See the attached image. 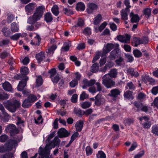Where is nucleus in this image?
I'll return each mask as SVG.
<instances>
[{
    "label": "nucleus",
    "mask_w": 158,
    "mask_h": 158,
    "mask_svg": "<svg viewBox=\"0 0 158 158\" xmlns=\"http://www.w3.org/2000/svg\"><path fill=\"white\" fill-rule=\"evenodd\" d=\"M85 9V6L83 3L80 2L78 3L77 5L76 9L78 11H83Z\"/></svg>",
    "instance_id": "nucleus-33"
},
{
    "label": "nucleus",
    "mask_w": 158,
    "mask_h": 158,
    "mask_svg": "<svg viewBox=\"0 0 158 158\" xmlns=\"http://www.w3.org/2000/svg\"><path fill=\"white\" fill-rule=\"evenodd\" d=\"M110 29L113 31H115L117 30V27L116 25L114 23H109Z\"/></svg>",
    "instance_id": "nucleus-63"
},
{
    "label": "nucleus",
    "mask_w": 158,
    "mask_h": 158,
    "mask_svg": "<svg viewBox=\"0 0 158 158\" xmlns=\"http://www.w3.org/2000/svg\"><path fill=\"white\" fill-rule=\"evenodd\" d=\"M120 93L121 91L119 89L115 88L111 90L107 95L112 101H115Z\"/></svg>",
    "instance_id": "nucleus-5"
},
{
    "label": "nucleus",
    "mask_w": 158,
    "mask_h": 158,
    "mask_svg": "<svg viewBox=\"0 0 158 158\" xmlns=\"http://www.w3.org/2000/svg\"><path fill=\"white\" fill-rule=\"evenodd\" d=\"M21 36V34L20 33H16L12 36H10V38L13 40H17Z\"/></svg>",
    "instance_id": "nucleus-49"
},
{
    "label": "nucleus",
    "mask_w": 158,
    "mask_h": 158,
    "mask_svg": "<svg viewBox=\"0 0 158 158\" xmlns=\"http://www.w3.org/2000/svg\"><path fill=\"white\" fill-rule=\"evenodd\" d=\"M125 56L127 59L128 62H131L134 60V58L131 55L127 54H125Z\"/></svg>",
    "instance_id": "nucleus-61"
},
{
    "label": "nucleus",
    "mask_w": 158,
    "mask_h": 158,
    "mask_svg": "<svg viewBox=\"0 0 158 158\" xmlns=\"http://www.w3.org/2000/svg\"><path fill=\"white\" fill-rule=\"evenodd\" d=\"M135 87L132 81H130L127 83L126 88L131 90H134Z\"/></svg>",
    "instance_id": "nucleus-39"
},
{
    "label": "nucleus",
    "mask_w": 158,
    "mask_h": 158,
    "mask_svg": "<svg viewBox=\"0 0 158 158\" xmlns=\"http://www.w3.org/2000/svg\"><path fill=\"white\" fill-rule=\"evenodd\" d=\"M130 16L131 18V21L132 23H137L139 22L140 19L137 14L135 15L133 12H131L130 14Z\"/></svg>",
    "instance_id": "nucleus-17"
},
{
    "label": "nucleus",
    "mask_w": 158,
    "mask_h": 158,
    "mask_svg": "<svg viewBox=\"0 0 158 158\" xmlns=\"http://www.w3.org/2000/svg\"><path fill=\"white\" fill-rule=\"evenodd\" d=\"M83 32L85 35H90L91 34V30L90 28L89 27H86L84 29L83 31Z\"/></svg>",
    "instance_id": "nucleus-60"
},
{
    "label": "nucleus",
    "mask_w": 158,
    "mask_h": 158,
    "mask_svg": "<svg viewBox=\"0 0 158 158\" xmlns=\"http://www.w3.org/2000/svg\"><path fill=\"white\" fill-rule=\"evenodd\" d=\"M63 10L64 11V13L68 15H69L73 14V12L72 10L70 9H69L67 8H64Z\"/></svg>",
    "instance_id": "nucleus-56"
},
{
    "label": "nucleus",
    "mask_w": 158,
    "mask_h": 158,
    "mask_svg": "<svg viewBox=\"0 0 158 158\" xmlns=\"http://www.w3.org/2000/svg\"><path fill=\"white\" fill-rule=\"evenodd\" d=\"M117 51L118 50L115 49L111 51L110 53V55L108 56L109 58L111 60H114L118 56V53Z\"/></svg>",
    "instance_id": "nucleus-27"
},
{
    "label": "nucleus",
    "mask_w": 158,
    "mask_h": 158,
    "mask_svg": "<svg viewBox=\"0 0 158 158\" xmlns=\"http://www.w3.org/2000/svg\"><path fill=\"white\" fill-rule=\"evenodd\" d=\"M101 52H97L96 53L95 56L94 57L92 62L93 63H94L97 61L100 58Z\"/></svg>",
    "instance_id": "nucleus-51"
},
{
    "label": "nucleus",
    "mask_w": 158,
    "mask_h": 158,
    "mask_svg": "<svg viewBox=\"0 0 158 158\" xmlns=\"http://www.w3.org/2000/svg\"><path fill=\"white\" fill-rule=\"evenodd\" d=\"M127 72L128 73L131 75L132 77H136L139 76V74L137 71H135L134 69L132 68H130L127 69Z\"/></svg>",
    "instance_id": "nucleus-21"
},
{
    "label": "nucleus",
    "mask_w": 158,
    "mask_h": 158,
    "mask_svg": "<svg viewBox=\"0 0 158 158\" xmlns=\"http://www.w3.org/2000/svg\"><path fill=\"white\" fill-rule=\"evenodd\" d=\"M13 157V154L10 152L6 153L2 155V158H12Z\"/></svg>",
    "instance_id": "nucleus-57"
},
{
    "label": "nucleus",
    "mask_w": 158,
    "mask_h": 158,
    "mask_svg": "<svg viewBox=\"0 0 158 158\" xmlns=\"http://www.w3.org/2000/svg\"><path fill=\"white\" fill-rule=\"evenodd\" d=\"M83 82L84 85L82 86V88L84 89L87 87L92 86L94 85L95 83L96 80L94 79H91L89 81L85 79L83 80Z\"/></svg>",
    "instance_id": "nucleus-14"
},
{
    "label": "nucleus",
    "mask_w": 158,
    "mask_h": 158,
    "mask_svg": "<svg viewBox=\"0 0 158 158\" xmlns=\"http://www.w3.org/2000/svg\"><path fill=\"white\" fill-rule=\"evenodd\" d=\"M88 95L86 94L85 92H83L80 95V99L81 100H84L85 99L88 98Z\"/></svg>",
    "instance_id": "nucleus-55"
},
{
    "label": "nucleus",
    "mask_w": 158,
    "mask_h": 158,
    "mask_svg": "<svg viewBox=\"0 0 158 158\" xmlns=\"http://www.w3.org/2000/svg\"><path fill=\"white\" fill-rule=\"evenodd\" d=\"M152 132L156 135H158V126L155 125L152 127Z\"/></svg>",
    "instance_id": "nucleus-42"
},
{
    "label": "nucleus",
    "mask_w": 158,
    "mask_h": 158,
    "mask_svg": "<svg viewBox=\"0 0 158 158\" xmlns=\"http://www.w3.org/2000/svg\"><path fill=\"white\" fill-rule=\"evenodd\" d=\"M133 53L134 56L137 58L141 57L142 54L141 52L138 49H135L133 51Z\"/></svg>",
    "instance_id": "nucleus-40"
},
{
    "label": "nucleus",
    "mask_w": 158,
    "mask_h": 158,
    "mask_svg": "<svg viewBox=\"0 0 158 158\" xmlns=\"http://www.w3.org/2000/svg\"><path fill=\"white\" fill-rule=\"evenodd\" d=\"M79 136V134L77 132L74 133L71 137L70 142H73L75 139Z\"/></svg>",
    "instance_id": "nucleus-50"
},
{
    "label": "nucleus",
    "mask_w": 158,
    "mask_h": 158,
    "mask_svg": "<svg viewBox=\"0 0 158 158\" xmlns=\"http://www.w3.org/2000/svg\"><path fill=\"white\" fill-rule=\"evenodd\" d=\"M32 105V104L27 99L24 100L22 106L24 108H28Z\"/></svg>",
    "instance_id": "nucleus-31"
},
{
    "label": "nucleus",
    "mask_w": 158,
    "mask_h": 158,
    "mask_svg": "<svg viewBox=\"0 0 158 158\" xmlns=\"http://www.w3.org/2000/svg\"><path fill=\"white\" fill-rule=\"evenodd\" d=\"M2 31L4 36L7 37H9L12 34L10 29L6 27H4L2 29Z\"/></svg>",
    "instance_id": "nucleus-25"
},
{
    "label": "nucleus",
    "mask_w": 158,
    "mask_h": 158,
    "mask_svg": "<svg viewBox=\"0 0 158 158\" xmlns=\"http://www.w3.org/2000/svg\"><path fill=\"white\" fill-rule=\"evenodd\" d=\"M97 158H106L105 154L102 151H99L97 154Z\"/></svg>",
    "instance_id": "nucleus-45"
},
{
    "label": "nucleus",
    "mask_w": 158,
    "mask_h": 158,
    "mask_svg": "<svg viewBox=\"0 0 158 158\" xmlns=\"http://www.w3.org/2000/svg\"><path fill=\"white\" fill-rule=\"evenodd\" d=\"M132 92L129 90L125 92L124 94V97L126 98H131L132 96Z\"/></svg>",
    "instance_id": "nucleus-46"
},
{
    "label": "nucleus",
    "mask_w": 158,
    "mask_h": 158,
    "mask_svg": "<svg viewBox=\"0 0 158 158\" xmlns=\"http://www.w3.org/2000/svg\"><path fill=\"white\" fill-rule=\"evenodd\" d=\"M124 59L122 57H120L119 59L115 60V62L117 65L118 66H120L121 65L122 62L123 61Z\"/></svg>",
    "instance_id": "nucleus-64"
},
{
    "label": "nucleus",
    "mask_w": 158,
    "mask_h": 158,
    "mask_svg": "<svg viewBox=\"0 0 158 158\" xmlns=\"http://www.w3.org/2000/svg\"><path fill=\"white\" fill-rule=\"evenodd\" d=\"M84 24V22L82 19H78V22L76 25H75V27H81L83 26Z\"/></svg>",
    "instance_id": "nucleus-59"
},
{
    "label": "nucleus",
    "mask_w": 158,
    "mask_h": 158,
    "mask_svg": "<svg viewBox=\"0 0 158 158\" xmlns=\"http://www.w3.org/2000/svg\"><path fill=\"white\" fill-rule=\"evenodd\" d=\"M98 7V5L95 3H89L87 7V12L89 14H91L93 13L94 10H97Z\"/></svg>",
    "instance_id": "nucleus-11"
},
{
    "label": "nucleus",
    "mask_w": 158,
    "mask_h": 158,
    "mask_svg": "<svg viewBox=\"0 0 158 158\" xmlns=\"http://www.w3.org/2000/svg\"><path fill=\"white\" fill-rule=\"evenodd\" d=\"M17 145V141L14 139H10L4 145L6 152L11 151L14 146H15Z\"/></svg>",
    "instance_id": "nucleus-7"
},
{
    "label": "nucleus",
    "mask_w": 158,
    "mask_h": 158,
    "mask_svg": "<svg viewBox=\"0 0 158 158\" xmlns=\"http://www.w3.org/2000/svg\"><path fill=\"white\" fill-rule=\"evenodd\" d=\"M151 9L150 8H147L144 10V14L145 17L148 18L151 15Z\"/></svg>",
    "instance_id": "nucleus-43"
},
{
    "label": "nucleus",
    "mask_w": 158,
    "mask_h": 158,
    "mask_svg": "<svg viewBox=\"0 0 158 158\" xmlns=\"http://www.w3.org/2000/svg\"><path fill=\"white\" fill-rule=\"evenodd\" d=\"M34 3H30L25 6V10L27 15H31L32 12L34 8Z\"/></svg>",
    "instance_id": "nucleus-15"
},
{
    "label": "nucleus",
    "mask_w": 158,
    "mask_h": 158,
    "mask_svg": "<svg viewBox=\"0 0 158 158\" xmlns=\"http://www.w3.org/2000/svg\"><path fill=\"white\" fill-rule=\"evenodd\" d=\"M9 98L8 95L5 93L0 94V100L7 99Z\"/></svg>",
    "instance_id": "nucleus-48"
},
{
    "label": "nucleus",
    "mask_w": 158,
    "mask_h": 158,
    "mask_svg": "<svg viewBox=\"0 0 158 158\" xmlns=\"http://www.w3.org/2000/svg\"><path fill=\"white\" fill-rule=\"evenodd\" d=\"M133 104L137 108V111H139L140 110L143 104L139 102L135 101Z\"/></svg>",
    "instance_id": "nucleus-34"
},
{
    "label": "nucleus",
    "mask_w": 158,
    "mask_h": 158,
    "mask_svg": "<svg viewBox=\"0 0 158 158\" xmlns=\"http://www.w3.org/2000/svg\"><path fill=\"white\" fill-rule=\"evenodd\" d=\"M3 89L5 90L10 91L12 89L10 84L7 81H6L2 84V85Z\"/></svg>",
    "instance_id": "nucleus-24"
},
{
    "label": "nucleus",
    "mask_w": 158,
    "mask_h": 158,
    "mask_svg": "<svg viewBox=\"0 0 158 158\" xmlns=\"http://www.w3.org/2000/svg\"><path fill=\"white\" fill-rule=\"evenodd\" d=\"M57 46L56 44H53L52 45L51 47L48 49V51L47 52V53L48 55L52 54L54 52V51L56 48Z\"/></svg>",
    "instance_id": "nucleus-37"
},
{
    "label": "nucleus",
    "mask_w": 158,
    "mask_h": 158,
    "mask_svg": "<svg viewBox=\"0 0 158 158\" xmlns=\"http://www.w3.org/2000/svg\"><path fill=\"white\" fill-rule=\"evenodd\" d=\"M99 69V64L97 63H95L91 67V71L93 73L97 72Z\"/></svg>",
    "instance_id": "nucleus-28"
},
{
    "label": "nucleus",
    "mask_w": 158,
    "mask_h": 158,
    "mask_svg": "<svg viewBox=\"0 0 158 158\" xmlns=\"http://www.w3.org/2000/svg\"><path fill=\"white\" fill-rule=\"evenodd\" d=\"M51 11L53 14L55 16H57L59 13V8L56 5H54L51 9Z\"/></svg>",
    "instance_id": "nucleus-32"
},
{
    "label": "nucleus",
    "mask_w": 158,
    "mask_h": 158,
    "mask_svg": "<svg viewBox=\"0 0 158 158\" xmlns=\"http://www.w3.org/2000/svg\"><path fill=\"white\" fill-rule=\"evenodd\" d=\"M71 46V43L69 42L64 43V46L61 48L62 51H67L69 50V47Z\"/></svg>",
    "instance_id": "nucleus-35"
},
{
    "label": "nucleus",
    "mask_w": 158,
    "mask_h": 158,
    "mask_svg": "<svg viewBox=\"0 0 158 158\" xmlns=\"http://www.w3.org/2000/svg\"><path fill=\"white\" fill-rule=\"evenodd\" d=\"M143 43V42H141V39L137 37L134 38L132 42V45L135 47Z\"/></svg>",
    "instance_id": "nucleus-23"
},
{
    "label": "nucleus",
    "mask_w": 158,
    "mask_h": 158,
    "mask_svg": "<svg viewBox=\"0 0 158 158\" xmlns=\"http://www.w3.org/2000/svg\"><path fill=\"white\" fill-rule=\"evenodd\" d=\"M57 134L59 137L61 138L67 137L70 135V133L64 128L60 129L58 131Z\"/></svg>",
    "instance_id": "nucleus-12"
},
{
    "label": "nucleus",
    "mask_w": 158,
    "mask_h": 158,
    "mask_svg": "<svg viewBox=\"0 0 158 158\" xmlns=\"http://www.w3.org/2000/svg\"><path fill=\"white\" fill-rule=\"evenodd\" d=\"M109 75V77L111 78H116L117 77V70L116 69H111L109 73H107Z\"/></svg>",
    "instance_id": "nucleus-29"
},
{
    "label": "nucleus",
    "mask_w": 158,
    "mask_h": 158,
    "mask_svg": "<svg viewBox=\"0 0 158 158\" xmlns=\"http://www.w3.org/2000/svg\"><path fill=\"white\" fill-rule=\"evenodd\" d=\"M6 130L10 133L11 135H14L18 134L19 130L15 125L13 124H10L7 126L5 129Z\"/></svg>",
    "instance_id": "nucleus-6"
},
{
    "label": "nucleus",
    "mask_w": 158,
    "mask_h": 158,
    "mask_svg": "<svg viewBox=\"0 0 158 158\" xmlns=\"http://www.w3.org/2000/svg\"><path fill=\"white\" fill-rule=\"evenodd\" d=\"M4 105L5 107L10 111L15 112L17 108L19 106L20 104L19 101L15 100L12 102L8 101Z\"/></svg>",
    "instance_id": "nucleus-2"
},
{
    "label": "nucleus",
    "mask_w": 158,
    "mask_h": 158,
    "mask_svg": "<svg viewBox=\"0 0 158 158\" xmlns=\"http://www.w3.org/2000/svg\"><path fill=\"white\" fill-rule=\"evenodd\" d=\"M10 29L13 32H18L19 30V26L18 24L15 22L12 23L10 25Z\"/></svg>",
    "instance_id": "nucleus-20"
},
{
    "label": "nucleus",
    "mask_w": 158,
    "mask_h": 158,
    "mask_svg": "<svg viewBox=\"0 0 158 158\" xmlns=\"http://www.w3.org/2000/svg\"><path fill=\"white\" fill-rule=\"evenodd\" d=\"M102 19L101 15L100 14H98L94 18V24L96 25L98 24L101 22Z\"/></svg>",
    "instance_id": "nucleus-30"
},
{
    "label": "nucleus",
    "mask_w": 158,
    "mask_h": 158,
    "mask_svg": "<svg viewBox=\"0 0 158 158\" xmlns=\"http://www.w3.org/2000/svg\"><path fill=\"white\" fill-rule=\"evenodd\" d=\"M36 85L38 86H40L42 85L43 83V80L41 76L38 77L36 79Z\"/></svg>",
    "instance_id": "nucleus-44"
},
{
    "label": "nucleus",
    "mask_w": 158,
    "mask_h": 158,
    "mask_svg": "<svg viewBox=\"0 0 158 158\" xmlns=\"http://www.w3.org/2000/svg\"><path fill=\"white\" fill-rule=\"evenodd\" d=\"M139 119L140 124L144 128L148 129L150 127L152 124L151 122L149 121L148 116H146L139 117Z\"/></svg>",
    "instance_id": "nucleus-4"
},
{
    "label": "nucleus",
    "mask_w": 158,
    "mask_h": 158,
    "mask_svg": "<svg viewBox=\"0 0 158 158\" xmlns=\"http://www.w3.org/2000/svg\"><path fill=\"white\" fill-rule=\"evenodd\" d=\"M35 58L38 62L40 63L45 59V54L44 52H41L36 55Z\"/></svg>",
    "instance_id": "nucleus-18"
},
{
    "label": "nucleus",
    "mask_w": 158,
    "mask_h": 158,
    "mask_svg": "<svg viewBox=\"0 0 158 158\" xmlns=\"http://www.w3.org/2000/svg\"><path fill=\"white\" fill-rule=\"evenodd\" d=\"M32 104L37 100V97L33 94L29 95L27 98Z\"/></svg>",
    "instance_id": "nucleus-38"
},
{
    "label": "nucleus",
    "mask_w": 158,
    "mask_h": 158,
    "mask_svg": "<svg viewBox=\"0 0 158 158\" xmlns=\"http://www.w3.org/2000/svg\"><path fill=\"white\" fill-rule=\"evenodd\" d=\"M75 113L78 116L81 117L84 114V111L81 110H76L74 111Z\"/></svg>",
    "instance_id": "nucleus-52"
},
{
    "label": "nucleus",
    "mask_w": 158,
    "mask_h": 158,
    "mask_svg": "<svg viewBox=\"0 0 158 158\" xmlns=\"http://www.w3.org/2000/svg\"><path fill=\"white\" fill-rule=\"evenodd\" d=\"M20 71L22 74L26 75L29 73V69L26 67H24L21 69Z\"/></svg>",
    "instance_id": "nucleus-47"
},
{
    "label": "nucleus",
    "mask_w": 158,
    "mask_h": 158,
    "mask_svg": "<svg viewBox=\"0 0 158 158\" xmlns=\"http://www.w3.org/2000/svg\"><path fill=\"white\" fill-rule=\"evenodd\" d=\"M48 73L50 74V78H52L56 74V71L55 69H52L49 71Z\"/></svg>",
    "instance_id": "nucleus-62"
},
{
    "label": "nucleus",
    "mask_w": 158,
    "mask_h": 158,
    "mask_svg": "<svg viewBox=\"0 0 158 158\" xmlns=\"http://www.w3.org/2000/svg\"><path fill=\"white\" fill-rule=\"evenodd\" d=\"M60 139L58 137H55L50 144H47L46 145H49L51 147V145H53V148H54L55 146H58L60 144Z\"/></svg>",
    "instance_id": "nucleus-19"
},
{
    "label": "nucleus",
    "mask_w": 158,
    "mask_h": 158,
    "mask_svg": "<svg viewBox=\"0 0 158 158\" xmlns=\"http://www.w3.org/2000/svg\"><path fill=\"white\" fill-rule=\"evenodd\" d=\"M121 18L124 20H127L128 18V15L127 11L123 9L121 11Z\"/></svg>",
    "instance_id": "nucleus-36"
},
{
    "label": "nucleus",
    "mask_w": 158,
    "mask_h": 158,
    "mask_svg": "<svg viewBox=\"0 0 158 158\" xmlns=\"http://www.w3.org/2000/svg\"><path fill=\"white\" fill-rule=\"evenodd\" d=\"M14 19V17L12 14H8V17L7 18V20L8 23H11L12 21H13Z\"/></svg>",
    "instance_id": "nucleus-58"
},
{
    "label": "nucleus",
    "mask_w": 158,
    "mask_h": 158,
    "mask_svg": "<svg viewBox=\"0 0 158 158\" xmlns=\"http://www.w3.org/2000/svg\"><path fill=\"white\" fill-rule=\"evenodd\" d=\"M8 139V136L6 135H2L0 136V141L3 143L5 142Z\"/></svg>",
    "instance_id": "nucleus-53"
},
{
    "label": "nucleus",
    "mask_w": 158,
    "mask_h": 158,
    "mask_svg": "<svg viewBox=\"0 0 158 158\" xmlns=\"http://www.w3.org/2000/svg\"><path fill=\"white\" fill-rule=\"evenodd\" d=\"M39 151V153L41 156L38 158H49L50 154V151L52 149L49 145H46L44 149L40 147Z\"/></svg>",
    "instance_id": "nucleus-3"
},
{
    "label": "nucleus",
    "mask_w": 158,
    "mask_h": 158,
    "mask_svg": "<svg viewBox=\"0 0 158 158\" xmlns=\"http://www.w3.org/2000/svg\"><path fill=\"white\" fill-rule=\"evenodd\" d=\"M95 104L97 106H99L105 102L104 99L100 95L98 94L95 97Z\"/></svg>",
    "instance_id": "nucleus-16"
},
{
    "label": "nucleus",
    "mask_w": 158,
    "mask_h": 158,
    "mask_svg": "<svg viewBox=\"0 0 158 158\" xmlns=\"http://www.w3.org/2000/svg\"><path fill=\"white\" fill-rule=\"evenodd\" d=\"M83 122L81 121H79L76 123L75 127L76 130L78 131H81L82 128Z\"/></svg>",
    "instance_id": "nucleus-26"
},
{
    "label": "nucleus",
    "mask_w": 158,
    "mask_h": 158,
    "mask_svg": "<svg viewBox=\"0 0 158 158\" xmlns=\"http://www.w3.org/2000/svg\"><path fill=\"white\" fill-rule=\"evenodd\" d=\"M40 18L36 14L34 13L33 15L28 17L27 20V23L31 25H34L36 22L39 20Z\"/></svg>",
    "instance_id": "nucleus-10"
},
{
    "label": "nucleus",
    "mask_w": 158,
    "mask_h": 158,
    "mask_svg": "<svg viewBox=\"0 0 158 158\" xmlns=\"http://www.w3.org/2000/svg\"><path fill=\"white\" fill-rule=\"evenodd\" d=\"M28 79V77L27 76H25L24 78L20 81L18 85L17 89L19 91L23 90L24 87L26 86L27 81Z\"/></svg>",
    "instance_id": "nucleus-9"
},
{
    "label": "nucleus",
    "mask_w": 158,
    "mask_h": 158,
    "mask_svg": "<svg viewBox=\"0 0 158 158\" xmlns=\"http://www.w3.org/2000/svg\"><path fill=\"white\" fill-rule=\"evenodd\" d=\"M91 105V103L88 102H82L81 104V106L83 109H86L89 108Z\"/></svg>",
    "instance_id": "nucleus-41"
},
{
    "label": "nucleus",
    "mask_w": 158,
    "mask_h": 158,
    "mask_svg": "<svg viewBox=\"0 0 158 158\" xmlns=\"http://www.w3.org/2000/svg\"><path fill=\"white\" fill-rule=\"evenodd\" d=\"M85 150L86 154L87 156L91 155L92 153V150L89 146L86 147Z\"/></svg>",
    "instance_id": "nucleus-54"
},
{
    "label": "nucleus",
    "mask_w": 158,
    "mask_h": 158,
    "mask_svg": "<svg viewBox=\"0 0 158 158\" xmlns=\"http://www.w3.org/2000/svg\"><path fill=\"white\" fill-rule=\"evenodd\" d=\"M102 84L107 89L111 88L115 86V82L109 77L108 74L104 75L102 78Z\"/></svg>",
    "instance_id": "nucleus-1"
},
{
    "label": "nucleus",
    "mask_w": 158,
    "mask_h": 158,
    "mask_svg": "<svg viewBox=\"0 0 158 158\" xmlns=\"http://www.w3.org/2000/svg\"><path fill=\"white\" fill-rule=\"evenodd\" d=\"M45 10V6H40L36 8L35 12L34 13L41 18Z\"/></svg>",
    "instance_id": "nucleus-13"
},
{
    "label": "nucleus",
    "mask_w": 158,
    "mask_h": 158,
    "mask_svg": "<svg viewBox=\"0 0 158 158\" xmlns=\"http://www.w3.org/2000/svg\"><path fill=\"white\" fill-rule=\"evenodd\" d=\"M119 44H113L111 43H108L106 46L103 48V52L105 54H106L110 52L114 47H118Z\"/></svg>",
    "instance_id": "nucleus-8"
},
{
    "label": "nucleus",
    "mask_w": 158,
    "mask_h": 158,
    "mask_svg": "<svg viewBox=\"0 0 158 158\" xmlns=\"http://www.w3.org/2000/svg\"><path fill=\"white\" fill-rule=\"evenodd\" d=\"M44 20L47 23L52 22L53 20L52 16L50 12L46 13L44 15Z\"/></svg>",
    "instance_id": "nucleus-22"
}]
</instances>
